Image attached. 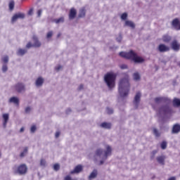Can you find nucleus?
<instances>
[{"label":"nucleus","mask_w":180,"mask_h":180,"mask_svg":"<svg viewBox=\"0 0 180 180\" xmlns=\"http://www.w3.org/2000/svg\"><path fill=\"white\" fill-rule=\"evenodd\" d=\"M155 103H170L171 100L166 97H157L155 98Z\"/></svg>","instance_id":"obj_7"},{"label":"nucleus","mask_w":180,"mask_h":180,"mask_svg":"<svg viewBox=\"0 0 180 180\" xmlns=\"http://www.w3.org/2000/svg\"><path fill=\"white\" fill-rule=\"evenodd\" d=\"M98 175V172L96 170H94L91 174L89 176V179H94V178H96V176Z\"/></svg>","instance_id":"obj_27"},{"label":"nucleus","mask_w":180,"mask_h":180,"mask_svg":"<svg viewBox=\"0 0 180 180\" xmlns=\"http://www.w3.org/2000/svg\"><path fill=\"white\" fill-rule=\"evenodd\" d=\"M106 112L108 115H112V113H113V110L112 108H107Z\"/></svg>","instance_id":"obj_38"},{"label":"nucleus","mask_w":180,"mask_h":180,"mask_svg":"<svg viewBox=\"0 0 180 180\" xmlns=\"http://www.w3.org/2000/svg\"><path fill=\"white\" fill-rule=\"evenodd\" d=\"M44 82V79H43V78L41 77H39L36 81V85L37 86H41Z\"/></svg>","instance_id":"obj_23"},{"label":"nucleus","mask_w":180,"mask_h":180,"mask_svg":"<svg viewBox=\"0 0 180 180\" xmlns=\"http://www.w3.org/2000/svg\"><path fill=\"white\" fill-rule=\"evenodd\" d=\"M27 172V166L25 164H22L18 167L15 170V174H19V175H25Z\"/></svg>","instance_id":"obj_5"},{"label":"nucleus","mask_w":180,"mask_h":180,"mask_svg":"<svg viewBox=\"0 0 180 180\" xmlns=\"http://www.w3.org/2000/svg\"><path fill=\"white\" fill-rule=\"evenodd\" d=\"M157 153H158L157 150H153L152 152L153 156L151 157L152 159L154 158V155H155Z\"/></svg>","instance_id":"obj_49"},{"label":"nucleus","mask_w":180,"mask_h":180,"mask_svg":"<svg viewBox=\"0 0 180 180\" xmlns=\"http://www.w3.org/2000/svg\"><path fill=\"white\" fill-rule=\"evenodd\" d=\"M133 77L135 81H139L140 79V74H139V72H135Z\"/></svg>","instance_id":"obj_34"},{"label":"nucleus","mask_w":180,"mask_h":180,"mask_svg":"<svg viewBox=\"0 0 180 180\" xmlns=\"http://www.w3.org/2000/svg\"><path fill=\"white\" fill-rule=\"evenodd\" d=\"M3 119L4 120V122L3 123L4 127H6L8 120H9V114H4L3 115Z\"/></svg>","instance_id":"obj_19"},{"label":"nucleus","mask_w":180,"mask_h":180,"mask_svg":"<svg viewBox=\"0 0 180 180\" xmlns=\"http://www.w3.org/2000/svg\"><path fill=\"white\" fill-rule=\"evenodd\" d=\"M18 19H25V13H18L15 14L11 19L12 23H14V22H16Z\"/></svg>","instance_id":"obj_10"},{"label":"nucleus","mask_w":180,"mask_h":180,"mask_svg":"<svg viewBox=\"0 0 180 180\" xmlns=\"http://www.w3.org/2000/svg\"><path fill=\"white\" fill-rule=\"evenodd\" d=\"M75 16H77V10L74 8H72L69 13L70 20H72V19H75Z\"/></svg>","instance_id":"obj_14"},{"label":"nucleus","mask_w":180,"mask_h":180,"mask_svg":"<svg viewBox=\"0 0 180 180\" xmlns=\"http://www.w3.org/2000/svg\"><path fill=\"white\" fill-rule=\"evenodd\" d=\"M118 91L120 96L122 98L129 95V92L130 91V82H129L128 75L120 80Z\"/></svg>","instance_id":"obj_1"},{"label":"nucleus","mask_w":180,"mask_h":180,"mask_svg":"<svg viewBox=\"0 0 180 180\" xmlns=\"http://www.w3.org/2000/svg\"><path fill=\"white\" fill-rule=\"evenodd\" d=\"M30 110H31L30 107H27L25 108V113H29V112H30Z\"/></svg>","instance_id":"obj_47"},{"label":"nucleus","mask_w":180,"mask_h":180,"mask_svg":"<svg viewBox=\"0 0 180 180\" xmlns=\"http://www.w3.org/2000/svg\"><path fill=\"white\" fill-rule=\"evenodd\" d=\"M104 81L105 84H107V86L110 89H112V88H115V82L116 81V75L113 73H107L104 76Z\"/></svg>","instance_id":"obj_3"},{"label":"nucleus","mask_w":180,"mask_h":180,"mask_svg":"<svg viewBox=\"0 0 180 180\" xmlns=\"http://www.w3.org/2000/svg\"><path fill=\"white\" fill-rule=\"evenodd\" d=\"M40 165H41V167H46V160H44V159H41Z\"/></svg>","instance_id":"obj_39"},{"label":"nucleus","mask_w":180,"mask_h":180,"mask_svg":"<svg viewBox=\"0 0 180 180\" xmlns=\"http://www.w3.org/2000/svg\"><path fill=\"white\" fill-rule=\"evenodd\" d=\"M54 171H58L60 169V165L56 163L53 165Z\"/></svg>","instance_id":"obj_37"},{"label":"nucleus","mask_w":180,"mask_h":180,"mask_svg":"<svg viewBox=\"0 0 180 180\" xmlns=\"http://www.w3.org/2000/svg\"><path fill=\"white\" fill-rule=\"evenodd\" d=\"M81 89H84V85L80 84L79 86V91H81Z\"/></svg>","instance_id":"obj_52"},{"label":"nucleus","mask_w":180,"mask_h":180,"mask_svg":"<svg viewBox=\"0 0 180 180\" xmlns=\"http://www.w3.org/2000/svg\"><path fill=\"white\" fill-rule=\"evenodd\" d=\"M61 68H63V67H61V65H58L56 68V71H60V70H61Z\"/></svg>","instance_id":"obj_50"},{"label":"nucleus","mask_w":180,"mask_h":180,"mask_svg":"<svg viewBox=\"0 0 180 180\" xmlns=\"http://www.w3.org/2000/svg\"><path fill=\"white\" fill-rule=\"evenodd\" d=\"M173 105L176 107H179L180 106V100L177 98H174L173 100Z\"/></svg>","instance_id":"obj_26"},{"label":"nucleus","mask_w":180,"mask_h":180,"mask_svg":"<svg viewBox=\"0 0 180 180\" xmlns=\"http://www.w3.org/2000/svg\"><path fill=\"white\" fill-rule=\"evenodd\" d=\"M101 127H103V129H112V124L109 122H103L101 124Z\"/></svg>","instance_id":"obj_20"},{"label":"nucleus","mask_w":180,"mask_h":180,"mask_svg":"<svg viewBox=\"0 0 180 180\" xmlns=\"http://www.w3.org/2000/svg\"><path fill=\"white\" fill-rule=\"evenodd\" d=\"M28 15H33V8L30 9L28 11Z\"/></svg>","instance_id":"obj_51"},{"label":"nucleus","mask_w":180,"mask_h":180,"mask_svg":"<svg viewBox=\"0 0 180 180\" xmlns=\"http://www.w3.org/2000/svg\"><path fill=\"white\" fill-rule=\"evenodd\" d=\"M173 134H177V133H179L180 131V124H175L172 130Z\"/></svg>","instance_id":"obj_17"},{"label":"nucleus","mask_w":180,"mask_h":180,"mask_svg":"<svg viewBox=\"0 0 180 180\" xmlns=\"http://www.w3.org/2000/svg\"><path fill=\"white\" fill-rule=\"evenodd\" d=\"M36 129H37L36 125L31 127V129H30L31 133H34V131H36Z\"/></svg>","instance_id":"obj_40"},{"label":"nucleus","mask_w":180,"mask_h":180,"mask_svg":"<svg viewBox=\"0 0 180 180\" xmlns=\"http://www.w3.org/2000/svg\"><path fill=\"white\" fill-rule=\"evenodd\" d=\"M2 70L4 72H6V71H8V66L4 65L2 68Z\"/></svg>","instance_id":"obj_44"},{"label":"nucleus","mask_w":180,"mask_h":180,"mask_svg":"<svg viewBox=\"0 0 180 180\" xmlns=\"http://www.w3.org/2000/svg\"><path fill=\"white\" fill-rule=\"evenodd\" d=\"M1 152H0V157H1Z\"/></svg>","instance_id":"obj_57"},{"label":"nucleus","mask_w":180,"mask_h":180,"mask_svg":"<svg viewBox=\"0 0 180 180\" xmlns=\"http://www.w3.org/2000/svg\"><path fill=\"white\" fill-rule=\"evenodd\" d=\"M43 11L41 9L40 10H38L37 11V15H38V17L40 18V16H41V13H42Z\"/></svg>","instance_id":"obj_45"},{"label":"nucleus","mask_w":180,"mask_h":180,"mask_svg":"<svg viewBox=\"0 0 180 180\" xmlns=\"http://www.w3.org/2000/svg\"><path fill=\"white\" fill-rule=\"evenodd\" d=\"M153 134L155 137H160V136H161V133L155 128L153 129Z\"/></svg>","instance_id":"obj_31"},{"label":"nucleus","mask_w":180,"mask_h":180,"mask_svg":"<svg viewBox=\"0 0 180 180\" xmlns=\"http://www.w3.org/2000/svg\"><path fill=\"white\" fill-rule=\"evenodd\" d=\"M9 102L10 103H15V105H19V98H18L17 97H11L9 99Z\"/></svg>","instance_id":"obj_21"},{"label":"nucleus","mask_w":180,"mask_h":180,"mask_svg":"<svg viewBox=\"0 0 180 180\" xmlns=\"http://www.w3.org/2000/svg\"><path fill=\"white\" fill-rule=\"evenodd\" d=\"M141 98V94L139 91L136 93L134 100V105H135L136 109L139 108V103H140Z\"/></svg>","instance_id":"obj_11"},{"label":"nucleus","mask_w":180,"mask_h":180,"mask_svg":"<svg viewBox=\"0 0 180 180\" xmlns=\"http://www.w3.org/2000/svg\"><path fill=\"white\" fill-rule=\"evenodd\" d=\"M20 133H23V131H25V128H24V127H22V128L20 129Z\"/></svg>","instance_id":"obj_53"},{"label":"nucleus","mask_w":180,"mask_h":180,"mask_svg":"<svg viewBox=\"0 0 180 180\" xmlns=\"http://www.w3.org/2000/svg\"><path fill=\"white\" fill-rule=\"evenodd\" d=\"M156 160L161 165H165V155H161L156 158Z\"/></svg>","instance_id":"obj_15"},{"label":"nucleus","mask_w":180,"mask_h":180,"mask_svg":"<svg viewBox=\"0 0 180 180\" xmlns=\"http://www.w3.org/2000/svg\"><path fill=\"white\" fill-rule=\"evenodd\" d=\"M121 19L122 20H126V19H127V13H123L121 15Z\"/></svg>","instance_id":"obj_36"},{"label":"nucleus","mask_w":180,"mask_h":180,"mask_svg":"<svg viewBox=\"0 0 180 180\" xmlns=\"http://www.w3.org/2000/svg\"><path fill=\"white\" fill-rule=\"evenodd\" d=\"M82 165H77L73 170L70 172V174L72 175L74 174H79V172H82Z\"/></svg>","instance_id":"obj_13"},{"label":"nucleus","mask_w":180,"mask_h":180,"mask_svg":"<svg viewBox=\"0 0 180 180\" xmlns=\"http://www.w3.org/2000/svg\"><path fill=\"white\" fill-rule=\"evenodd\" d=\"M120 56L127 60H131L136 63H144V58L137 56V53L133 50H130L129 52H120Z\"/></svg>","instance_id":"obj_2"},{"label":"nucleus","mask_w":180,"mask_h":180,"mask_svg":"<svg viewBox=\"0 0 180 180\" xmlns=\"http://www.w3.org/2000/svg\"><path fill=\"white\" fill-rule=\"evenodd\" d=\"M158 50L160 53H167L171 50V48L164 44H159Z\"/></svg>","instance_id":"obj_6"},{"label":"nucleus","mask_w":180,"mask_h":180,"mask_svg":"<svg viewBox=\"0 0 180 180\" xmlns=\"http://www.w3.org/2000/svg\"><path fill=\"white\" fill-rule=\"evenodd\" d=\"M26 154H27V147L24 148L23 152H22L20 155V157H25V155H26Z\"/></svg>","instance_id":"obj_35"},{"label":"nucleus","mask_w":180,"mask_h":180,"mask_svg":"<svg viewBox=\"0 0 180 180\" xmlns=\"http://www.w3.org/2000/svg\"><path fill=\"white\" fill-rule=\"evenodd\" d=\"M85 13H86V10L85 8H81L79 10V18H84L85 17Z\"/></svg>","instance_id":"obj_25"},{"label":"nucleus","mask_w":180,"mask_h":180,"mask_svg":"<svg viewBox=\"0 0 180 180\" xmlns=\"http://www.w3.org/2000/svg\"><path fill=\"white\" fill-rule=\"evenodd\" d=\"M27 51L22 49H18L17 54L18 56H25V54H26Z\"/></svg>","instance_id":"obj_28"},{"label":"nucleus","mask_w":180,"mask_h":180,"mask_svg":"<svg viewBox=\"0 0 180 180\" xmlns=\"http://www.w3.org/2000/svg\"><path fill=\"white\" fill-rule=\"evenodd\" d=\"M26 47L27 49H30V47H33V44H32V42H28Z\"/></svg>","instance_id":"obj_43"},{"label":"nucleus","mask_w":180,"mask_h":180,"mask_svg":"<svg viewBox=\"0 0 180 180\" xmlns=\"http://www.w3.org/2000/svg\"><path fill=\"white\" fill-rule=\"evenodd\" d=\"M167 141H163L160 144V147L162 150H165L167 148Z\"/></svg>","instance_id":"obj_32"},{"label":"nucleus","mask_w":180,"mask_h":180,"mask_svg":"<svg viewBox=\"0 0 180 180\" xmlns=\"http://www.w3.org/2000/svg\"><path fill=\"white\" fill-rule=\"evenodd\" d=\"M168 180H176L174 176L170 177Z\"/></svg>","instance_id":"obj_54"},{"label":"nucleus","mask_w":180,"mask_h":180,"mask_svg":"<svg viewBox=\"0 0 180 180\" xmlns=\"http://www.w3.org/2000/svg\"><path fill=\"white\" fill-rule=\"evenodd\" d=\"M55 23H64V17H60L58 19H55Z\"/></svg>","instance_id":"obj_29"},{"label":"nucleus","mask_w":180,"mask_h":180,"mask_svg":"<svg viewBox=\"0 0 180 180\" xmlns=\"http://www.w3.org/2000/svg\"><path fill=\"white\" fill-rule=\"evenodd\" d=\"M3 61L6 63H8V61H9V58H8V56H5L3 58Z\"/></svg>","instance_id":"obj_42"},{"label":"nucleus","mask_w":180,"mask_h":180,"mask_svg":"<svg viewBox=\"0 0 180 180\" xmlns=\"http://www.w3.org/2000/svg\"><path fill=\"white\" fill-rule=\"evenodd\" d=\"M14 8H15V1H10V3H9L10 11H13Z\"/></svg>","instance_id":"obj_33"},{"label":"nucleus","mask_w":180,"mask_h":180,"mask_svg":"<svg viewBox=\"0 0 180 180\" xmlns=\"http://www.w3.org/2000/svg\"><path fill=\"white\" fill-rule=\"evenodd\" d=\"M53 36V32L50 31L47 33L46 37L47 39H50Z\"/></svg>","instance_id":"obj_41"},{"label":"nucleus","mask_w":180,"mask_h":180,"mask_svg":"<svg viewBox=\"0 0 180 180\" xmlns=\"http://www.w3.org/2000/svg\"><path fill=\"white\" fill-rule=\"evenodd\" d=\"M33 39H34V43L33 44V47H40V46H41V43H40V41H39L37 38L34 37Z\"/></svg>","instance_id":"obj_24"},{"label":"nucleus","mask_w":180,"mask_h":180,"mask_svg":"<svg viewBox=\"0 0 180 180\" xmlns=\"http://www.w3.org/2000/svg\"><path fill=\"white\" fill-rule=\"evenodd\" d=\"M172 26L176 30H180V20L179 18H174L172 22Z\"/></svg>","instance_id":"obj_12"},{"label":"nucleus","mask_w":180,"mask_h":180,"mask_svg":"<svg viewBox=\"0 0 180 180\" xmlns=\"http://www.w3.org/2000/svg\"><path fill=\"white\" fill-rule=\"evenodd\" d=\"M103 165V160H101V161L100 162V165Z\"/></svg>","instance_id":"obj_55"},{"label":"nucleus","mask_w":180,"mask_h":180,"mask_svg":"<svg viewBox=\"0 0 180 180\" xmlns=\"http://www.w3.org/2000/svg\"><path fill=\"white\" fill-rule=\"evenodd\" d=\"M159 112L160 113H162L164 115H172V113H174L172 108L168 105H162L160 107Z\"/></svg>","instance_id":"obj_4"},{"label":"nucleus","mask_w":180,"mask_h":180,"mask_svg":"<svg viewBox=\"0 0 180 180\" xmlns=\"http://www.w3.org/2000/svg\"><path fill=\"white\" fill-rule=\"evenodd\" d=\"M172 49L174 50V51H179L180 50V44L178 42L176 39H174L172 41L170 44Z\"/></svg>","instance_id":"obj_9"},{"label":"nucleus","mask_w":180,"mask_h":180,"mask_svg":"<svg viewBox=\"0 0 180 180\" xmlns=\"http://www.w3.org/2000/svg\"><path fill=\"white\" fill-rule=\"evenodd\" d=\"M112 155V148L108 146L106 147V150L105 151V154H104L105 160H106L108 157H109V155Z\"/></svg>","instance_id":"obj_16"},{"label":"nucleus","mask_w":180,"mask_h":180,"mask_svg":"<svg viewBox=\"0 0 180 180\" xmlns=\"http://www.w3.org/2000/svg\"><path fill=\"white\" fill-rule=\"evenodd\" d=\"M162 39L164 43H169V41L172 40V37H171V36L169 34H165L162 36Z\"/></svg>","instance_id":"obj_18"},{"label":"nucleus","mask_w":180,"mask_h":180,"mask_svg":"<svg viewBox=\"0 0 180 180\" xmlns=\"http://www.w3.org/2000/svg\"><path fill=\"white\" fill-rule=\"evenodd\" d=\"M55 137H56V139H58V137H60V131L56 132Z\"/></svg>","instance_id":"obj_48"},{"label":"nucleus","mask_w":180,"mask_h":180,"mask_svg":"<svg viewBox=\"0 0 180 180\" xmlns=\"http://www.w3.org/2000/svg\"><path fill=\"white\" fill-rule=\"evenodd\" d=\"M125 26H128L129 27H131V29H134V27H136V25H134V22H133L130 20L125 21Z\"/></svg>","instance_id":"obj_22"},{"label":"nucleus","mask_w":180,"mask_h":180,"mask_svg":"<svg viewBox=\"0 0 180 180\" xmlns=\"http://www.w3.org/2000/svg\"><path fill=\"white\" fill-rule=\"evenodd\" d=\"M101 154H103V149H97L96 151V155H97V157H101Z\"/></svg>","instance_id":"obj_30"},{"label":"nucleus","mask_w":180,"mask_h":180,"mask_svg":"<svg viewBox=\"0 0 180 180\" xmlns=\"http://www.w3.org/2000/svg\"><path fill=\"white\" fill-rule=\"evenodd\" d=\"M120 68H121L122 70H126V69L127 68V65H122L120 66Z\"/></svg>","instance_id":"obj_46"},{"label":"nucleus","mask_w":180,"mask_h":180,"mask_svg":"<svg viewBox=\"0 0 180 180\" xmlns=\"http://www.w3.org/2000/svg\"><path fill=\"white\" fill-rule=\"evenodd\" d=\"M13 88L15 92H18V94L25 92V85L22 83H18L13 86Z\"/></svg>","instance_id":"obj_8"},{"label":"nucleus","mask_w":180,"mask_h":180,"mask_svg":"<svg viewBox=\"0 0 180 180\" xmlns=\"http://www.w3.org/2000/svg\"><path fill=\"white\" fill-rule=\"evenodd\" d=\"M58 37H60V34H58Z\"/></svg>","instance_id":"obj_56"}]
</instances>
